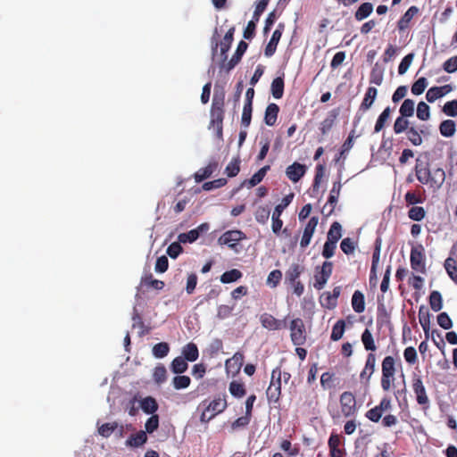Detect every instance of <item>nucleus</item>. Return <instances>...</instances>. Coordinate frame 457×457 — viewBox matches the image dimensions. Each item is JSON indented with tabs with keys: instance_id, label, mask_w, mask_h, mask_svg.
I'll return each mask as SVG.
<instances>
[{
	"instance_id": "f257e3e1",
	"label": "nucleus",
	"mask_w": 457,
	"mask_h": 457,
	"mask_svg": "<svg viewBox=\"0 0 457 457\" xmlns=\"http://www.w3.org/2000/svg\"><path fill=\"white\" fill-rule=\"evenodd\" d=\"M414 170L416 178L420 183L428 185L435 190L439 189L445 183V170L442 168H436L430 170L429 163L428 162L421 161L420 158L416 159Z\"/></svg>"
},
{
	"instance_id": "f03ea898",
	"label": "nucleus",
	"mask_w": 457,
	"mask_h": 457,
	"mask_svg": "<svg viewBox=\"0 0 457 457\" xmlns=\"http://www.w3.org/2000/svg\"><path fill=\"white\" fill-rule=\"evenodd\" d=\"M397 367H402V361L399 357L391 355L386 356L381 362V379L380 385L384 391H389L395 380Z\"/></svg>"
},
{
	"instance_id": "7ed1b4c3",
	"label": "nucleus",
	"mask_w": 457,
	"mask_h": 457,
	"mask_svg": "<svg viewBox=\"0 0 457 457\" xmlns=\"http://www.w3.org/2000/svg\"><path fill=\"white\" fill-rule=\"evenodd\" d=\"M228 407L226 395H218L211 401L204 409L200 420L203 423H207L218 414L223 412Z\"/></svg>"
},
{
	"instance_id": "20e7f679",
	"label": "nucleus",
	"mask_w": 457,
	"mask_h": 457,
	"mask_svg": "<svg viewBox=\"0 0 457 457\" xmlns=\"http://www.w3.org/2000/svg\"><path fill=\"white\" fill-rule=\"evenodd\" d=\"M411 388L415 395L417 403L421 406L423 411L428 410L430 400L422 381L421 376L413 374L411 377Z\"/></svg>"
},
{
	"instance_id": "39448f33",
	"label": "nucleus",
	"mask_w": 457,
	"mask_h": 457,
	"mask_svg": "<svg viewBox=\"0 0 457 457\" xmlns=\"http://www.w3.org/2000/svg\"><path fill=\"white\" fill-rule=\"evenodd\" d=\"M266 395L269 403H277L279 401L281 395V370L279 367L275 368L271 372V379Z\"/></svg>"
},
{
	"instance_id": "423d86ee",
	"label": "nucleus",
	"mask_w": 457,
	"mask_h": 457,
	"mask_svg": "<svg viewBox=\"0 0 457 457\" xmlns=\"http://www.w3.org/2000/svg\"><path fill=\"white\" fill-rule=\"evenodd\" d=\"M289 328L293 345L296 346L303 345L306 343L307 334L303 320L300 318L292 320Z\"/></svg>"
},
{
	"instance_id": "0eeeda50",
	"label": "nucleus",
	"mask_w": 457,
	"mask_h": 457,
	"mask_svg": "<svg viewBox=\"0 0 457 457\" xmlns=\"http://www.w3.org/2000/svg\"><path fill=\"white\" fill-rule=\"evenodd\" d=\"M341 413L345 418L354 417L357 413V403L354 395L350 391L343 392L339 397Z\"/></svg>"
},
{
	"instance_id": "6e6552de",
	"label": "nucleus",
	"mask_w": 457,
	"mask_h": 457,
	"mask_svg": "<svg viewBox=\"0 0 457 457\" xmlns=\"http://www.w3.org/2000/svg\"><path fill=\"white\" fill-rule=\"evenodd\" d=\"M294 198V194L291 193L285 197H283L280 204H278L272 213L271 220H272V231L275 234H278L282 228L283 221L280 219L281 214H283V211L291 204Z\"/></svg>"
},
{
	"instance_id": "1a4fd4ad",
	"label": "nucleus",
	"mask_w": 457,
	"mask_h": 457,
	"mask_svg": "<svg viewBox=\"0 0 457 457\" xmlns=\"http://www.w3.org/2000/svg\"><path fill=\"white\" fill-rule=\"evenodd\" d=\"M333 270V263L331 262L326 261L322 263L320 267V270H317L314 275V284L313 287L317 290H321L328 280L329 279Z\"/></svg>"
},
{
	"instance_id": "9d476101",
	"label": "nucleus",
	"mask_w": 457,
	"mask_h": 457,
	"mask_svg": "<svg viewBox=\"0 0 457 457\" xmlns=\"http://www.w3.org/2000/svg\"><path fill=\"white\" fill-rule=\"evenodd\" d=\"M410 262L411 269L421 274L426 273V259L423 253V248L412 247L411 250Z\"/></svg>"
},
{
	"instance_id": "9b49d317",
	"label": "nucleus",
	"mask_w": 457,
	"mask_h": 457,
	"mask_svg": "<svg viewBox=\"0 0 457 457\" xmlns=\"http://www.w3.org/2000/svg\"><path fill=\"white\" fill-rule=\"evenodd\" d=\"M246 237L241 230H228L223 233L219 238V244L227 245L229 248L236 250L237 243Z\"/></svg>"
},
{
	"instance_id": "f8f14e48",
	"label": "nucleus",
	"mask_w": 457,
	"mask_h": 457,
	"mask_svg": "<svg viewBox=\"0 0 457 457\" xmlns=\"http://www.w3.org/2000/svg\"><path fill=\"white\" fill-rule=\"evenodd\" d=\"M260 321L262 326L269 330H280L287 327L285 320L276 319L273 315L267 312L260 316Z\"/></svg>"
},
{
	"instance_id": "ddd939ff",
	"label": "nucleus",
	"mask_w": 457,
	"mask_h": 457,
	"mask_svg": "<svg viewBox=\"0 0 457 457\" xmlns=\"http://www.w3.org/2000/svg\"><path fill=\"white\" fill-rule=\"evenodd\" d=\"M319 218L316 216L312 217L304 227L303 233L300 241V246L305 248L310 245L312 235L318 225Z\"/></svg>"
},
{
	"instance_id": "4468645a",
	"label": "nucleus",
	"mask_w": 457,
	"mask_h": 457,
	"mask_svg": "<svg viewBox=\"0 0 457 457\" xmlns=\"http://www.w3.org/2000/svg\"><path fill=\"white\" fill-rule=\"evenodd\" d=\"M224 114L225 112L214 110L210 111L211 120L209 128H213L216 130V136L218 138H222Z\"/></svg>"
},
{
	"instance_id": "2eb2a0df",
	"label": "nucleus",
	"mask_w": 457,
	"mask_h": 457,
	"mask_svg": "<svg viewBox=\"0 0 457 457\" xmlns=\"http://www.w3.org/2000/svg\"><path fill=\"white\" fill-rule=\"evenodd\" d=\"M244 354L237 352L231 358L228 359L225 362V369L228 373L232 375L237 374L244 363Z\"/></svg>"
},
{
	"instance_id": "dca6fc26",
	"label": "nucleus",
	"mask_w": 457,
	"mask_h": 457,
	"mask_svg": "<svg viewBox=\"0 0 457 457\" xmlns=\"http://www.w3.org/2000/svg\"><path fill=\"white\" fill-rule=\"evenodd\" d=\"M284 29V24L283 23H279L278 25V28L274 30L272 36H271V38L270 39L268 45L266 46L265 47V50H264V54L267 56V57H270L272 56L275 52H276V49H277V46L282 37V31Z\"/></svg>"
},
{
	"instance_id": "f3484780",
	"label": "nucleus",
	"mask_w": 457,
	"mask_h": 457,
	"mask_svg": "<svg viewBox=\"0 0 457 457\" xmlns=\"http://www.w3.org/2000/svg\"><path fill=\"white\" fill-rule=\"evenodd\" d=\"M306 167L303 164H301L297 162H295L293 164L289 165L286 170L287 177L292 182H298L305 174Z\"/></svg>"
},
{
	"instance_id": "a211bd4d",
	"label": "nucleus",
	"mask_w": 457,
	"mask_h": 457,
	"mask_svg": "<svg viewBox=\"0 0 457 457\" xmlns=\"http://www.w3.org/2000/svg\"><path fill=\"white\" fill-rule=\"evenodd\" d=\"M376 361L377 358L374 353H368L365 366L360 374L361 380H365L366 383H369L372 374L375 371Z\"/></svg>"
},
{
	"instance_id": "6ab92c4d",
	"label": "nucleus",
	"mask_w": 457,
	"mask_h": 457,
	"mask_svg": "<svg viewBox=\"0 0 457 457\" xmlns=\"http://www.w3.org/2000/svg\"><path fill=\"white\" fill-rule=\"evenodd\" d=\"M452 87L450 85H445L442 87H430L427 94L426 99L429 103H434L436 100L443 97L449 92H451Z\"/></svg>"
},
{
	"instance_id": "aec40b11",
	"label": "nucleus",
	"mask_w": 457,
	"mask_h": 457,
	"mask_svg": "<svg viewBox=\"0 0 457 457\" xmlns=\"http://www.w3.org/2000/svg\"><path fill=\"white\" fill-rule=\"evenodd\" d=\"M248 47V44L245 42L244 40H241L237 47L236 53L232 56V58L226 64V70L227 71H231L241 60L242 56L245 53L246 49Z\"/></svg>"
},
{
	"instance_id": "412c9836",
	"label": "nucleus",
	"mask_w": 457,
	"mask_h": 457,
	"mask_svg": "<svg viewBox=\"0 0 457 457\" xmlns=\"http://www.w3.org/2000/svg\"><path fill=\"white\" fill-rule=\"evenodd\" d=\"M218 168V162L212 161L204 168L199 169L194 175L195 182L199 183L210 178Z\"/></svg>"
},
{
	"instance_id": "4be33fe9",
	"label": "nucleus",
	"mask_w": 457,
	"mask_h": 457,
	"mask_svg": "<svg viewBox=\"0 0 457 457\" xmlns=\"http://www.w3.org/2000/svg\"><path fill=\"white\" fill-rule=\"evenodd\" d=\"M419 12V8L417 6H411L404 14L401 17V19L397 22V28L400 31H403L409 27V23L412 20V18Z\"/></svg>"
},
{
	"instance_id": "5701e85b",
	"label": "nucleus",
	"mask_w": 457,
	"mask_h": 457,
	"mask_svg": "<svg viewBox=\"0 0 457 457\" xmlns=\"http://www.w3.org/2000/svg\"><path fill=\"white\" fill-rule=\"evenodd\" d=\"M337 115L338 112L337 110H332L331 112H329L328 116L320 122V130L323 136L330 132V130L335 125Z\"/></svg>"
},
{
	"instance_id": "b1692460",
	"label": "nucleus",
	"mask_w": 457,
	"mask_h": 457,
	"mask_svg": "<svg viewBox=\"0 0 457 457\" xmlns=\"http://www.w3.org/2000/svg\"><path fill=\"white\" fill-rule=\"evenodd\" d=\"M278 112L279 107L277 104L271 103L268 104L264 114L265 124L268 126H274L277 122Z\"/></svg>"
},
{
	"instance_id": "393cba45",
	"label": "nucleus",
	"mask_w": 457,
	"mask_h": 457,
	"mask_svg": "<svg viewBox=\"0 0 457 457\" xmlns=\"http://www.w3.org/2000/svg\"><path fill=\"white\" fill-rule=\"evenodd\" d=\"M341 187H342V184H341L340 180L335 181L333 183V186H332V188L330 190L329 196L328 199V203H327V204L330 205V210H329L328 215L331 214L334 212V209L338 201Z\"/></svg>"
},
{
	"instance_id": "a878e982",
	"label": "nucleus",
	"mask_w": 457,
	"mask_h": 457,
	"mask_svg": "<svg viewBox=\"0 0 457 457\" xmlns=\"http://www.w3.org/2000/svg\"><path fill=\"white\" fill-rule=\"evenodd\" d=\"M378 95V90L374 87H369L365 93L364 98L360 105V110L366 112L373 104Z\"/></svg>"
},
{
	"instance_id": "bb28decb",
	"label": "nucleus",
	"mask_w": 457,
	"mask_h": 457,
	"mask_svg": "<svg viewBox=\"0 0 457 457\" xmlns=\"http://www.w3.org/2000/svg\"><path fill=\"white\" fill-rule=\"evenodd\" d=\"M225 91L224 89H215L212 96L211 110L225 112Z\"/></svg>"
},
{
	"instance_id": "cd10ccee",
	"label": "nucleus",
	"mask_w": 457,
	"mask_h": 457,
	"mask_svg": "<svg viewBox=\"0 0 457 457\" xmlns=\"http://www.w3.org/2000/svg\"><path fill=\"white\" fill-rule=\"evenodd\" d=\"M235 27H231L225 34L222 41L220 42V54L223 56V60L227 59V53L229 50L231 44L234 39Z\"/></svg>"
},
{
	"instance_id": "c85d7f7f",
	"label": "nucleus",
	"mask_w": 457,
	"mask_h": 457,
	"mask_svg": "<svg viewBox=\"0 0 457 457\" xmlns=\"http://www.w3.org/2000/svg\"><path fill=\"white\" fill-rule=\"evenodd\" d=\"M284 87H285V81H284V75L280 77L275 78L270 86V91L274 98L280 99L282 98L284 95Z\"/></svg>"
},
{
	"instance_id": "c756f323",
	"label": "nucleus",
	"mask_w": 457,
	"mask_h": 457,
	"mask_svg": "<svg viewBox=\"0 0 457 457\" xmlns=\"http://www.w3.org/2000/svg\"><path fill=\"white\" fill-rule=\"evenodd\" d=\"M352 307L357 313H361L365 310L364 295L360 290L354 291L352 296Z\"/></svg>"
},
{
	"instance_id": "7c9ffc66",
	"label": "nucleus",
	"mask_w": 457,
	"mask_h": 457,
	"mask_svg": "<svg viewBox=\"0 0 457 457\" xmlns=\"http://www.w3.org/2000/svg\"><path fill=\"white\" fill-rule=\"evenodd\" d=\"M182 354L188 361H195L199 357V351L197 345L195 343L187 344L182 349Z\"/></svg>"
},
{
	"instance_id": "2f4dec72",
	"label": "nucleus",
	"mask_w": 457,
	"mask_h": 457,
	"mask_svg": "<svg viewBox=\"0 0 457 457\" xmlns=\"http://www.w3.org/2000/svg\"><path fill=\"white\" fill-rule=\"evenodd\" d=\"M146 441V433L143 430H140L136 434H132L126 441V445L130 447H139L143 445Z\"/></svg>"
},
{
	"instance_id": "473e14b6",
	"label": "nucleus",
	"mask_w": 457,
	"mask_h": 457,
	"mask_svg": "<svg viewBox=\"0 0 457 457\" xmlns=\"http://www.w3.org/2000/svg\"><path fill=\"white\" fill-rule=\"evenodd\" d=\"M439 131L443 137H451L455 134L456 124L453 120H443L439 125Z\"/></svg>"
},
{
	"instance_id": "72a5a7b5",
	"label": "nucleus",
	"mask_w": 457,
	"mask_h": 457,
	"mask_svg": "<svg viewBox=\"0 0 457 457\" xmlns=\"http://www.w3.org/2000/svg\"><path fill=\"white\" fill-rule=\"evenodd\" d=\"M303 271V267L298 263H293L286 272V280L290 284L298 281V278Z\"/></svg>"
},
{
	"instance_id": "f704fd0d",
	"label": "nucleus",
	"mask_w": 457,
	"mask_h": 457,
	"mask_svg": "<svg viewBox=\"0 0 457 457\" xmlns=\"http://www.w3.org/2000/svg\"><path fill=\"white\" fill-rule=\"evenodd\" d=\"M444 266L450 278L457 285V259L448 257Z\"/></svg>"
},
{
	"instance_id": "c9c22d12",
	"label": "nucleus",
	"mask_w": 457,
	"mask_h": 457,
	"mask_svg": "<svg viewBox=\"0 0 457 457\" xmlns=\"http://www.w3.org/2000/svg\"><path fill=\"white\" fill-rule=\"evenodd\" d=\"M270 209L268 205L258 206L254 212V218L260 224H266L269 220Z\"/></svg>"
},
{
	"instance_id": "e433bc0d",
	"label": "nucleus",
	"mask_w": 457,
	"mask_h": 457,
	"mask_svg": "<svg viewBox=\"0 0 457 457\" xmlns=\"http://www.w3.org/2000/svg\"><path fill=\"white\" fill-rule=\"evenodd\" d=\"M187 361V360H186L182 356L176 357L171 361V364H170L171 371L175 374H181V373L185 372L188 368V364Z\"/></svg>"
},
{
	"instance_id": "4c0bfd02",
	"label": "nucleus",
	"mask_w": 457,
	"mask_h": 457,
	"mask_svg": "<svg viewBox=\"0 0 457 457\" xmlns=\"http://www.w3.org/2000/svg\"><path fill=\"white\" fill-rule=\"evenodd\" d=\"M373 11V4L366 2L362 3L354 13V17L357 21H361L369 17Z\"/></svg>"
},
{
	"instance_id": "58836bf2",
	"label": "nucleus",
	"mask_w": 457,
	"mask_h": 457,
	"mask_svg": "<svg viewBox=\"0 0 457 457\" xmlns=\"http://www.w3.org/2000/svg\"><path fill=\"white\" fill-rule=\"evenodd\" d=\"M342 237V226L339 222L335 221L330 226L328 232L327 240L337 244Z\"/></svg>"
},
{
	"instance_id": "ea45409f",
	"label": "nucleus",
	"mask_w": 457,
	"mask_h": 457,
	"mask_svg": "<svg viewBox=\"0 0 457 457\" xmlns=\"http://www.w3.org/2000/svg\"><path fill=\"white\" fill-rule=\"evenodd\" d=\"M141 408L146 414L154 415L158 410V403L152 396H147L141 401Z\"/></svg>"
},
{
	"instance_id": "a19ab883",
	"label": "nucleus",
	"mask_w": 457,
	"mask_h": 457,
	"mask_svg": "<svg viewBox=\"0 0 457 457\" xmlns=\"http://www.w3.org/2000/svg\"><path fill=\"white\" fill-rule=\"evenodd\" d=\"M382 240L380 237H377L374 244V251L372 253V262H371V273L375 274L376 270L378 269L379 260H380V251H381Z\"/></svg>"
},
{
	"instance_id": "79ce46f5",
	"label": "nucleus",
	"mask_w": 457,
	"mask_h": 457,
	"mask_svg": "<svg viewBox=\"0 0 457 457\" xmlns=\"http://www.w3.org/2000/svg\"><path fill=\"white\" fill-rule=\"evenodd\" d=\"M228 390L229 393L236 398H241L246 394L245 384L236 380L230 382Z\"/></svg>"
},
{
	"instance_id": "37998d69",
	"label": "nucleus",
	"mask_w": 457,
	"mask_h": 457,
	"mask_svg": "<svg viewBox=\"0 0 457 457\" xmlns=\"http://www.w3.org/2000/svg\"><path fill=\"white\" fill-rule=\"evenodd\" d=\"M270 169V165H266L261 168L257 172H255L250 179L245 181V183L248 184L249 187H253L258 185L264 179L267 171Z\"/></svg>"
},
{
	"instance_id": "c03bdc74",
	"label": "nucleus",
	"mask_w": 457,
	"mask_h": 457,
	"mask_svg": "<svg viewBox=\"0 0 457 457\" xmlns=\"http://www.w3.org/2000/svg\"><path fill=\"white\" fill-rule=\"evenodd\" d=\"M384 79V71L379 67L378 63H376L370 75V83L377 86H380Z\"/></svg>"
},
{
	"instance_id": "a18cd8bd",
	"label": "nucleus",
	"mask_w": 457,
	"mask_h": 457,
	"mask_svg": "<svg viewBox=\"0 0 457 457\" xmlns=\"http://www.w3.org/2000/svg\"><path fill=\"white\" fill-rule=\"evenodd\" d=\"M361 342L366 351L375 352L377 350L373 336L368 328L361 334Z\"/></svg>"
},
{
	"instance_id": "49530a36",
	"label": "nucleus",
	"mask_w": 457,
	"mask_h": 457,
	"mask_svg": "<svg viewBox=\"0 0 457 457\" xmlns=\"http://www.w3.org/2000/svg\"><path fill=\"white\" fill-rule=\"evenodd\" d=\"M429 305L434 312H439L443 307V298L439 291H432L429 295Z\"/></svg>"
},
{
	"instance_id": "de8ad7c7",
	"label": "nucleus",
	"mask_w": 457,
	"mask_h": 457,
	"mask_svg": "<svg viewBox=\"0 0 457 457\" xmlns=\"http://www.w3.org/2000/svg\"><path fill=\"white\" fill-rule=\"evenodd\" d=\"M390 113H391L390 107L385 108L384 111L380 113V115L378 116V118L376 121L375 127H374L375 133H378L379 131H381L384 129V127L386 126V124L390 117Z\"/></svg>"
},
{
	"instance_id": "09e8293b",
	"label": "nucleus",
	"mask_w": 457,
	"mask_h": 457,
	"mask_svg": "<svg viewBox=\"0 0 457 457\" xmlns=\"http://www.w3.org/2000/svg\"><path fill=\"white\" fill-rule=\"evenodd\" d=\"M345 328V322L344 320H337L332 328L330 338L332 341H338L342 338Z\"/></svg>"
},
{
	"instance_id": "8fccbe9b",
	"label": "nucleus",
	"mask_w": 457,
	"mask_h": 457,
	"mask_svg": "<svg viewBox=\"0 0 457 457\" xmlns=\"http://www.w3.org/2000/svg\"><path fill=\"white\" fill-rule=\"evenodd\" d=\"M240 158L237 156L233 158L229 163L227 165L225 169V173L228 177L233 178L236 177L240 171Z\"/></svg>"
},
{
	"instance_id": "3c124183",
	"label": "nucleus",
	"mask_w": 457,
	"mask_h": 457,
	"mask_svg": "<svg viewBox=\"0 0 457 457\" xmlns=\"http://www.w3.org/2000/svg\"><path fill=\"white\" fill-rule=\"evenodd\" d=\"M242 277V272L239 270L233 269L225 271L220 276V281L224 284H228L238 280Z\"/></svg>"
},
{
	"instance_id": "603ef678",
	"label": "nucleus",
	"mask_w": 457,
	"mask_h": 457,
	"mask_svg": "<svg viewBox=\"0 0 457 457\" xmlns=\"http://www.w3.org/2000/svg\"><path fill=\"white\" fill-rule=\"evenodd\" d=\"M419 320L425 333H428L430 328V317L428 311L421 306L419 310Z\"/></svg>"
},
{
	"instance_id": "864d4df0",
	"label": "nucleus",
	"mask_w": 457,
	"mask_h": 457,
	"mask_svg": "<svg viewBox=\"0 0 457 457\" xmlns=\"http://www.w3.org/2000/svg\"><path fill=\"white\" fill-rule=\"evenodd\" d=\"M414 105H415V103L413 100L411 99H405L400 109H399V112L400 114L403 116V117H411L413 114H414Z\"/></svg>"
},
{
	"instance_id": "5fc2aeb1",
	"label": "nucleus",
	"mask_w": 457,
	"mask_h": 457,
	"mask_svg": "<svg viewBox=\"0 0 457 457\" xmlns=\"http://www.w3.org/2000/svg\"><path fill=\"white\" fill-rule=\"evenodd\" d=\"M325 174V166L318 164L315 169V176L312 184V192H318L322 178Z\"/></svg>"
},
{
	"instance_id": "6e6d98bb",
	"label": "nucleus",
	"mask_w": 457,
	"mask_h": 457,
	"mask_svg": "<svg viewBox=\"0 0 457 457\" xmlns=\"http://www.w3.org/2000/svg\"><path fill=\"white\" fill-rule=\"evenodd\" d=\"M320 303L327 309H334L337 304V300L330 292H324L320 296Z\"/></svg>"
},
{
	"instance_id": "4d7b16f0",
	"label": "nucleus",
	"mask_w": 457,
	"mask_h": 457,
	"mask_svg": "<svg viewBox=\"0 0 457 457\" xmlns=\"http://www.w3.org/2000/svg\"><path fill=\"white\" fill-rule=\"evenodd\" d=\"M118 428L117 422H108L98 428V433L103 437H109Z\"/></svg>"
},
{
	"instance_id": "13d9d810",
	"label": "nucleus",
	"mask_w": 457,
	"mask_h": 457,
	"mask_svg": "<svg viewBox=\"0 0 457 457\" xmlns=\"http://www.w3.org/2000/svg\"><path fill=\"white\" fill-rule=\"evenodd\" d=\"M408 216L412 220L420 221L425 218L426 211L421 206H412L408 212Z\"/></svg>"
},
{
	"instance_id": "bf43d9fd",
	"label": "nucleus",
	"mask_w": 457,
	"mask_h": 457,
	"mask_svg": "<svg viewBox=\"0 0 457 457\" xmlns=\"http://www.w3.org/2000/svg\"><path fill=\"white\" fill-rule=\"evenodd\" d=\"M170 351V346L168 343L161 342L154 345L153 347V354L156 358H163L165 357Z\"/></svg>"
},
{
	"instance_id": "052dcab7",
	"label": "nucleus",
	"mask_w": 457,
	"mask_h": 457,
	"mask_svg": "<svg viewBox=\"0 0 457 457\" xmlns=\"http://www.w3.org/2000/svg\"><path fill=\"white\" fill-rule=\"evenodd\" d=\"M199 237V233L197 230L191 229L188 232L186 233H180L178 236V240L179 243L187 244V243H193L195 240H197Z\"/></svg>"
},
{
	"instance_id": "680f3d73",
	"label": "nucleus",
	"mask_w": 457,
	"mask_h": 457,
	"mask_svg": "<svg viewBox=\"0 0 457 457\" xmlns=\"http://www.w3.org/2000/svg\"><path fill=\"white\" fill-rule=\"evenodd\" d=\"M253 105L245 104L243 107V112L241 117V125L246 129L250 126L252 120Z\"/></svg>"
},
{
	"instance_id": "e2e57ef3",
	"label": "nucleus",
	"mask_w": 457,
	"mask_h": 457,
	"mask_svg": "<svg viewBox=\"0 0 457 457\" xmlns=\"http://www.w3.org/2000/svg\"><path fill=\"white\" fill-rule=\"evenodd\" d=\"M417 117L420 120H428L430 118V108L425 102H420L418 104Z\"/></svg>"
},
{
	"instance_id": "0e129e2a",
	"label": "nucleus",
	"mask_w": 457,
	"mask_h": 457,
	"mask_svg": "<svg viewBox=\"0 0 457 457\" xmlns=\"http://www.w3.org/2000/svg\"><path fill=\"white\" fill-rule=\"evenodd\" d=\"M173 386L175 389H184L189 386L191 379L188 376L180 375L173 378Z\"/></svg>"
},
{
	"instance_id": "69168bd1",
	"label": "nucleus",
	"mask_w": 457,
	"mask_h": 457,
	"mask_svg": "<svg viewBox=\"0 0 457 457\" xmlns=\"http://www.w3.org/2000/svg\"><path fill=\"white\" fill-rule=\"evenodd\" d=\"M409 129V121L406 120V117H403L400 115L396 118L394 124V131L395 134H401Z\"/></svg>"
},
{
	"instance_id": "338daca9",
	"label": "nucleus",
	"mask_w": 457,
	"mask_h": 457,
	"mask_svg": "<svg viewBox=\"0 0 457 457\" xmlns=\"http://www.w3.org/2000/svg\"><path fill=\"white\" fill-rule=\"evenodd\" d=\"M428 86L426 78H420L411 86V93L415 96L421 95Z\"/></svg>"
},
{
	"instance_id": "774afa93",
	"label": "nucleus",
	"mask_w": 457,
	"mask_h": 457,
	"mask_svg": "<svg viewBox=\"0 0 457 457\" xmlns=\"http://www.w3.org/2000/svg\"><path fill=\"white\" fill-rule=\"evenodd\" d=\"M443 112L451 117H456L457 116V99L448 101L443 106Z\"/></svg>"
}]
</instances>
